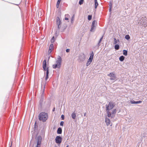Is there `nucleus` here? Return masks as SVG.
Returning <instances> with one entry per match:
<instances>
[{
	"label": "nucleus",
	"mask_w": 147,
	"mask_h": 147,
	"mask_svg": "<svg viewBox=\"0 0 147 147\" xmlns=\"http://www.w3.org/2000/svg\"><path fill=\"white\" fill-rule=\"evenodd\" d=\"M48 114L45 112H41L40 113L38 116V118L40 121L43 122L46 121L48 118Z\"/></svg>",
	"instance_id": "f257e3e1"
},
{
	"label": "nucleus",
	"mask_w": 147,
	"mask_h": 147,
	"mask_svg": "<svg viewBox=\"0 0 147 147\" xmlns=\"http://www.w3.org/2000/svg\"><path fill=\"white\" fill-rule=\"evenodd\" d=\"M46 60H45L42 63V66L43 68L44 71H46V76L45 78V80H47V79L48 78V74L49 73V70L48 67H47V68H46Z\"/></svg>",
	"instance_id": "f03ea898"
},
{
	"label": "nucleus",
	"mask_w": 147,
	"mask_h": 147,
	"mask_svg": "<svg viewBox=\"0 0 147 147\" xmlns=\"http://www.w3.org/2000/svg\"><path fill=\"white\" fill-rule=\"evenodd\" d=\"M61 62V59L60 57L56 61V63L53 65V68L55 69L56 68H59L60 67Z\"/></svg>",
	"instance_id": "7ed1b4c3"
},
{
	"label": "nucleus",
	"mask_w": 147,
	"mask_h": 147,
	"mask_svg": "<svg viewBox=\"0 0 147 147\" xmlns=\"http://www.w3.org/2000/svg\"><path fill=\"white\" fill-rule=\"evenodd\" d=\"M114 106L113 103L110 102L108 105H106V111L111 110L113 108Z\"/></svg>",
	"instance_id": "20e7f679"
},
{
	"label": "nucleus",
	"mask_w": 147,
	"mask_h": 147,
	"mask_svg": "<svg viewBox=\"0 0 147 147\" xmlns=\"http://www.w3.org/2000/svg\"><path fill=\"white\" fill-rule=\"evenodd\" d=\"M36 139L37 141V143L36 147H40L42 140L41 137L40 136H39L36 137Z\"/></svg>",
	"instance_id": "39448f33"
},
{
	"label": "nucleus",
	"mask_w": 147,
	"mask_h": 147,
	"mask_svg": "<svg viewBox=\"0 0 147 147\" xmlns=\"http://www.w3.org/2000/svg\"><path fill=\"white\" fill-rule=\"evenodd\" d=\"M94 55V54L93 51H92V53L90 54V57L88 59V61L87 62V66H88L92 62L93 59Z\"/></svg>",
	"instance_id": "423d86ee"
},
{
	"label": "nucleus",
	"mask_w": 147,
	"mask_h": 147,
	"mask_svg": "<svg viewBox=\"0 0 147 147\" xmlns=\"http://www.w3.org/2000/svg\"><path fill=\"white\" fill-rule=\"evenodd\" d=\"M62 138L59 136H56L55 139V142L57 144H60L62 141Z\"/></svg>",
	"instance_id": "0eeeda50"
},
{
	"label": "nucleus",
	"mask_w": 147,
	"mask_h": 147,
	"mask_svg": "<svg viewBox=\"0 0 147 147\" xmlns=\"http://www.w3.org/2000/svg\"><path fill=\"white\" fill-rule=\"evenodd\" d=\"M53 44H51L50 47H49V49L48 50V53L49 54L51 52H52V50H53Z\"/></svg>",
	"instance_id": "6e6552de"
},
{
	"label": "nucleus",
	"mask_w": 147,
	"mask_h": 147,
	"mask_svg": "<svg viewBox=\"0 0 147 147\" xmlns=\"http://www.w3.org/2000/svg\"><path fill=\"white\" fill-rule=\"evenodd\" d=\"M105 122L106 123L107 125L108 126L110 124L111 121L109 119L106 117L105 119Z\"/></svg>",
	"instance_id": "1a4fd4ad"
},
{
	"label": "nucleus",
	"mask_w": 147,
	"mask_h": 147,
	"mask_svg": "<svg viewBox=\"0 0 147 147\" xmlns=\"http://www.w3.org/2000/svg\"><path fill=\"white\" fill-rule=\"evenodd\" d=\"M57 24L58 26V28H59V26L61 24V22L59 18V17H57Z\"/></svg>",
	"instance_id": "9d476101"
},
{
	"label": "nucleus",
	"mask_w": 147,
	"mask_h": 147,
	"mask_svg": "<svg viewBox=\"0 0 147 147\" xmlns=\"http://www.w3.org/2000/svg\"><path fill=\"white\" fill-rule=\"evenodd\" d=\"M108 76L109 77H114V78H116V77L115 76V74L113 72H112L108 74Z\"/></svg>",
	"instance_id": "9b49d317"
},
{
	"label": "nucleus",
	"mask_w": 147,
	"mask_h": 147,
	"mask_svg": "<svg viewBox=\"0 0 147 147\" xmlns=\"http://www.w3.org/2000/svg\"><path fill=\"white\" fill-rule=\"evenodd\" d=\"M62 130L61 129V128L59 127L58 129L57 130V133L58 134H61L62 133Z\"/></svg>",
	"instance_id": "f8f14e48"
},
{
	"label": "nucleus",
	"mask_w": 147,
	"mask_h": 147,
	"mask_svg": "<svg viewBox=\"0 0 147 147\" xmlns=\"http://www.w3.org/2000/svg\"><path fill=\"white\" fill-rule=\"evenodd\" d=\"M106 111L107 112V116L108 117H110L111 115V113L109 111V110H107Z\"/></svg>",
	"instance_id": "ddd939ff"
},
{
	"label": "nucleus",
	"mask_w": 147,
	"mask_h": 147,
	"mask_svg": "<svg viewBox=\"0 0 147 147\" xmlns=\"http://www.w3.org/2000/svg\"><path fill=\"white\" fill-rule=\"evenodd\" d=\"M125 57L123 56H120L119 58V60L121 61H123Z\"/></svg>",
	"instance_id": "4468645a"
},
{
	"label": "nucleus",
	"mask_w": 147,
	"mask_h": 147,
	"mask_svg": "<svg viewBox=\"0 0 147 147\" xmlns=\"http://www.w3.org/2000/svg\"><path fill=\"white\" fill-rule=\"evenodd\" d=\"M71 116L73 119H75L76 117V113H73L72 114Z\"/></svg>",
	"instance_id": "2eb2a0df"
},
{
	"label": "nucleus",
	"mask_w": 147,
	"mask_h": 147,
	"mask_svg": "<svg viewBox=\"0 0 147 147\" xmlns=\"http://www.w3.org/2000/svg\"><path fill=\"white\" fill-rule=\"evenodd\" d=\"M123 55L127 56V50H124L123 51Z\"/></svg>",
	"instance_id": "dca6fc26"
},
{
	"label": "nucleus",
	"mask_w": 147,
	"mask_h": 147,
	"mask_svg": "<svg viewBox=\"0 0 147 147\" xmlns=\"http://www.w3.org/2000/svg\"><path fill=\"white\" fill-rule=\"evenodd\" d=\"M95 2V8L96 9L97 8V5H98V3L97 2V0H94Z\"/></svg>",
	"instance_id": "f3484780"
},
{
	"label": "nucleus",
	"mask_w": 147,
	"mask_h": 147,
	"mask_svg": "<svg viewBox=\"0 0 147 147\" xmlns=\"http://www.w3.org/2000/svg\"><path fill=\"white\" fill-rule=\"evenodd\" d=\"M119 45L116 44L115 46V49L116 50H118L119 49Z\"/></svg>",
	"instance_id": "a211bd4d"
},
{
	"label": "nucleus",
	"mask_w": 147,
	"mask_h": 147,
	"mask_svg": "<svg viewBox=\"0 0 147 147\" xmlns=\"http://www.w3.org/2000/svg\"><path fill=\"white\" fill-rule=\"evenodd\" d=\"M125 38L127 40H129L130 39V37L129 35L127 34L125 36Z\"/></svg>",
	"instance_id": "6ab92c4d"
},
{
	"label": "nucleus",
	"mask_w": 147,
	"mask_h": 147,
	"mask_svg": "<svg viewBox=\"0 0 147 147\" xmlns=\"http://www.w3.org/2000/svg\"><path fill=\"white\" fill-rule=\"evenodd\" d=\"M114 43L115 44H116L117 42V41L118 42H119V40H117L115 38H114Z\"/></svg>",
	"instance_id": "aec40b11"
},
{
	"label": "nucleus",
	"mask_w": 147,
	"mask_h": 147,
	"mask_svg": "<svg viewBox=\"0 0 147 147\" xmlns=\"http://www.w3.org/2000/svg\"><path fill=\"white\" fill-rule=\"evenodd\" d=\"M60 1H57V5H56V6H57V7L58 8L59 7V3H60Z\"/></svg>",
	"instance_id": "412c9836"
},
{
	"label": "nucleus",
	"mask_w": 147,
	"mask_h": 147,
	"mask_svg": "<svg viewBox=\"0 0 147 147\" xmlns=\"http://www.w3.org/2000/svg\"><path fill=\"white\" fill-rule=\"evenodd\" d=\"M116 113V109H114L112 111L111 113L112 114H115Z\"/></svg>",
	"instance_id": "4be33fe9"
},
{
	"label": "nucleus",
	"mask_w": 147,
	"mask_h": 147,
	"mask_svg": "<svg viewBox=\"0 0 147 147\" xmlns=\"http://www.w3.org/2000/svg\"><path fill=\"white\" fill-rule=\"evenodd\" d=\"M83 0H80V1H79V4L80 5H82L83 3Z\"/></svg>",
	"instance_id": "5701e85b"
},
{
	"label": "nucleus",
	"mask_w": 147,
	"mask_h": 147,
	"mask_svg": "<svg viewBox=\"0 0 147 147\" xmlns=\"http://www.w3.org/2000/svg\"><path fill=\"white\" fill-rule=\"evenodd\" d=\"M92 16L91 15H88V20H90L92 19Z\"/></svg>",
	"instance_id": "b1692460"
},
{
	"label": "nucleus",
	"mask_w": 147,
	"mask_h": 147,
	"mask_svg": "<svg viewBox=\"0 0 147 147\" xmlns=\"http://www.w3.org/2000/svg\"><path fill=\"white\" fill-rule=\"evenodd\" d=\"M51 42L52 43L53 42H54V37L53 36L51 39Z\"/></svg>",
	"instance_id": "393cba45"
},
{
	"label": "nucleus",
	"mask_w": 147,
	"mask_h": 147,
	"mask_svg": "<svg viewBox=\"0 0 147 147\" xmlns=\"http://www.w3.org/2000/svg\"><path fill=\"white\" fill-rule=\"evenodd\" d=\"M64 123L63 121H61L60 123V125L61 126H63V125Z\"/></svg>",
	"instance_id": "a878e982"
},
{
	"label": "nucleus",
	"mask_w": 147,
	"mask_h": 147,
	"mask_svg": "<svg viewBox=\"0 0 147 147\" xmlns=\"http://www.w3.org/2000/svg\"><path fill=\"white\" fill-rule=\"evenodd\" d=\"M95 27V26L94 25H92V27H91V31H92V30Z\"/></svg>",
	"instance_id": "bb28decb"
},
{
	"label": "nucleus",
	"mask_w": 147,
	"mask_h": 147,
	"mask_svg": "<svg viewBox=\"0 0 147 147\" xmlns=\"http://www.w3.org/2000/svg\"><path fill=\"white\" fill-rule=\"evenodd\" d=\"M141 102H142L141 101H136V104H138V103H140Z\"/></svg>",
	"instance_id": "cd10ccee"
},
{
	"label": "nucleus",
	"mask_w": 147,
	"mask_h": 147,
	"mask_svg": "<svg viewBox=\"0 0 147 147\" xmlns=\"http://www.w3.org/2000/svg\"><path fill=\"white\" fill-rule=\"evenodd\" d=\"M61 117L63 120L64 119V116L63 115H62L61 116Z\"/></svg>",
	"instance_id": "c85d7f7f"
},
{
	"label": "nucleus",
	"mask_w": 147,
	"mask_h": 147,
	"mask_svg": "<svg viewBox=\"0 0 147 147\" xmlns=\"http://www.w3.org/2000/svg\"><path fill=\"white\" fill-rule=\"evenodd\" d=\"M136 101H131V103L132 104H136Z\"/></svg>",
	"instance_id": "c756f323"
},
{
	"label": "nucleus",
	"mask_w": 147,
	"mask_h": 147,
	"mask_svg": "<svg viewBox=\"0 0 147 147\" xmlns=\"http://www.w3.org/2000/svg\"><path fill=\"white\" fill-rule=\"evenodd\" d=\"M96 22L95 20L93 21L92 22V25H94Z\"/></svg>",
	"instance_id": "7c9ffc66"
},
{
	"label": "nucleus",
	"mask_w": 147,
	"mask_h": 147,
	"mask_svg": "<svg viewBox=\"0 0 147 147\" xmlns=\"http://www.w3.org/2000/svg\"><path fill=\"white\" fill-rule=\"evenodd\" d=\"M70 49H67L66 50V52L67 53L69 52Z\"/></svg>",
	"instance_id": "2f4dec72"
},
{
	"label": "nucleus",
	"mask_w": 147,
	"mask_h": 147,
	"mask_svg": "<svg viewBox=\"0 0 147 147\" xmlns=\"http://www.w3.org/2000/svg\"><path fill=\"white\" fill-rule=\"evenodd\" d=\"M115 78H114V77L113 78H110V80H114Z\"/></svg>",
	"instance_id": "473e14b6"
},
{
	"label": "nucleus",
	"mask_w": 147,
	"mask_h": 147,
	"mask_svg": "<svg viewBox=\"0 0 147 147\" xmlns=\"http://www.w3.org/2000/svg\"><path fill=\"white\" fill-rule=\"evenodd\" d=\"M45 89V85H44V87H43V92L44 91Z\"/></svg>",
	"instance_id": "72a5a7b5"
},
{
	"label": "nucleus",
	"mask_w": 147,
	"mask_h": 147,
	"mask_svg": "<svg viewBox=\"0 0 147 147\" xmlns=\"http://www.w3.org/2000/svg\"><path fill=\"white\" fill-rule=\"evenodd\" d=\"M102 38H100V40L99 41V43H100V42H101V40H102Z\"/></svg>",
	"instance_id": "f704fd0d"
},
{
	"label": "nucleus",
	"mask_w": 147,
	"mask_h": 147,
	"mask_svg": "<svg viewBox=\"0 0 147 147\" xmlns=\"http://www.w3.org/2000/svg\"><path fill=\"white\" fill-rule=\"evenodd\" d=\"M65 20H68V18H67L65 17Z\"/></svg>",
	"instance_id": "c9c22d12"
},
{
	"label": "nucleus",
	"mask_w": 147,
	"mask_h": 147,
	"mask_svg": "<svg viewBox=\"0 0 147 147\" xmlns=\"http://www.w3.org/2000/svg\"><path fill=\"white\" fill-rule=\"evenodd\" d=\"M55 108H54L53 109V111H55Z\"/></svg>",
	"instance_id": "e433bc0d"
},
{
	"label": "nucleus",
	"mask_w": 147,
	"mask_h": 147,
	"mask_svg": "<svg viewBox=\"0 0 147 147\" xmlns=\"http://www.w3.org/2000/svg\"><path fill=\"white\" fill-rule=\"evenodd\" d=\"M86 113H85L84 114V116H85L86 115Z\"/></svg>",
	"instance_id": "4c0bfd02"
},
{
	"label": "nucleus",
	"mask_w": 147,
	"mask_h": 147,
	"mask_svg": "<svg viewBox=\"0 0 147 147\" xmlns=\"http://www.w3.org/2000/svg\"><path fill=\"white\" fill-rule=\"evenodd\" d=\"M61 0H58V1H61Z\"/></svg>",
	"instance_id": "58836bf2"
},
{
	"label": "nucleus",
	"mask_w": 147,
	"mask_h": 147,
	"mask_svg": "<svg viewBox=\"0 0 147 147\" xmlns=\"http://www.w3.org/2000/svg\"><path fill=\"white\" fill-rule=\"evenodd\" d=\"M69 147V146L67 145V146L66 147Z\"/></svg>",
	"instance_id": "ea45409f"
},
{
	"label": "nucleus",
	"mask_w": 147,
	"mask_h": 147,
	"mask_svg": "<svg viewBox=\"0 0 147 147\" xmlns=\"http://www.w3.org/2000/svg\"><path fill=\"white\" fill-rule=\"evenodd\" d=\"M39 11L38 13V15H39Z\"/></svg>",
	"instance_id": "a19ab883"
},
{
	"label": "nucleus",
	"mask_w": 147,
	"mask_h": 147,
	"mask_svg": "<svg viewBox=\"0 0 147 147\" xmlns=\"http://www.w3.org/2000/svg\"><path fill=\"white\" fill-rule=\"evenodd\" d=\"M111 8H110V10H111Z\"/></svg>",
	"instance_id": "79ce46f5"
},
{
	"label": "nucleus",
	"mask_w": 147,
	"mask_h": 147,
	"mask_svg": "<svg viewBox=\"0 0 147 147\" xmlns=\"http://www.w3.org/2000/svg\"><path fill=\"white\" fill-rule=\"evenodd\" d=\"M40 12H41V11H40Z\"/></svg>",
	"instance_id": "37998d69"
}]
</instances>
